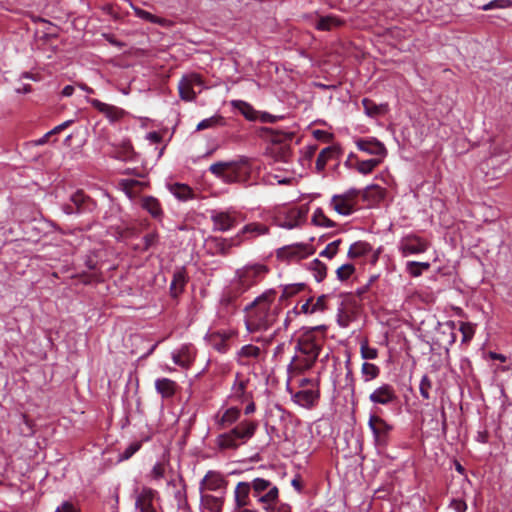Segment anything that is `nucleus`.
<instances>
[{
	"label": "nucleus",
	"mask_w": 512,
	"mask_h": 512,
	"mask_svg": "<svg viewBox=\"0 0 512 512\" xmlns=\"http://www.w3.org/2000/svg\"><path fill=\"white\" fill-rule=\"evenodd\" d=\"M201 506L210 512H221L224 504L223 496H214L211 494L201 493Z\"/></svg>",
	"instance_id": "24"
},
{
	"label": "nucleus",
	"mask_w": 512,
	"mask_h": 512,
	"mask_svg": "<svg viewBox=\"0 0 512 512\" xmlns=\"http://www.w3.org/2000/svg\"><path fill=\"white\" fill-rule=\"evenodd\" d=\"M240 234H237L232 238H221V237H211L209 239V243L213 245L216 250V253L226 256L230 253L232 247H237L241 245Z\"/></svg>",
	"instance_id": "16"
},
{
	"label": "nucleus",
	"mask_w": 512,
	"mask_h": 512,
	"mask_svg": "<svg viewBox=\"0 0 512 512\" xmlns=\"http://www.w3.org/2000/svg\"><path fill=\"white\" fill-rule=\"evenodd\" d=\"M232 106L238 109L241 114L250 121L257 119V111L247 102L242 100H233Z\"/></svg>",
	"instance_id": "34"
},
{
	"label": "nucleus",
	"mask_w": 512,
	"mask_h": 512,
	"mask_svg": "<svg viewBox=\"0 0 512 512\" xmlns=\"http://www.w3.org/2000/svg\"><path fill=\"white\" fill-rule=\"evenodd\" d=\"M431 389H432V381L427 375H424L421 378V381L419 384L420 394L423 399H425V400L430 399V390Z\"/></svg>",
	"instance_id": "47"
},
{
	"label": "nucleus",
	"mask_w": 512,
	"mask_h": 512,
	"mask_svg": "<svg viewBox=\"0 0 512 512\" xmlns=\"http://www.w3.org/2000/svg\"><path fill=\"white\" fill-rule=\"evenodd\" d=\"M159 235L156 231L146 234L143 237L144 241V250H148L151 247L155 246L158 243Z\"/></svg>",
	"instance_id": "53"
},
{
	"label": "nucleus",
	"mask_w": 512,
	"mask_h": 512,
	"mask_svg": "<svg viewBox=\"0 0 512 512\" xmlns=\"http://www.w3.org/2000/svg\"><path fill=\"white\" fill-rule=\"evenodd\" d=\"M510 6H512L511 0H493V1H490L489 3L483 5L481 7V9L483 11H488V10H492V9L508 8Z\"/></svg>",
	"instance_id": "50"
},
{
	"label": "nucleus",
	"mask_w": 512,
	"mask_h": 512,
	"mask_svg": "<svg viewBox=\"0 0 512 512\" xmlns=\"http://www.w3.org/2000/svg\"><path fill=\"white\" fill-rule=\"evenodd\" d=\"M326 300H327V296L321 295L317 298V300L315 302L312 301L311 312L316 313V312L325 311L327 309Z\"/></svg>",
	"instance_id": "54"
},
{
	"label": "nucleus",
	"mask_w": 512,
	"mask_h": 512,
	"mask_svg": "<svg viewBox=\"0 0 512 512\" xmlns=\"http://www.w3.org/2000/svg\"><path fill=\"white\" fill-rule=\"evenodd\" d=\"M326 332L325 325L303 328L295 347L297 354L288 365V371L302 374L315 365L326 341Z\"/></svg>",
	"instance_id": "1"
},
{
	"label": "nucleus",
	"mask_w": 512,
	"mask_h": 512,
	"mask_svg": "<svg viewBox=\"0 0 512 512\" xmlns=\"http://www.w3.org/2000/svg\"><path fill=\"white\" fill-rule=\"evenodd\" d=\"M251 486L252 496L263 504L265 510H269L278 500L279 490L271 481L264 478H254L248 481Z\"/></svg>",
	"instance_id": "5"
},
{
	"label": "nucleus",
	"mask_w": 512,
	"mask_h": 512,
	"mask_svg": "<svg viewBox=\"0 0 512 512\" xmlns=\"http://www.w3.org/2000/svg\"><path fill=\"white\" fill-rule=\"evenodd\" d=\"M356 146L359 150L369 154L380 157L383 159L387 154V149L382 142L374 137L359 138L356 140Z\"/></svg>",
	"instance_id": "15"
},
{
	"label": "nucleus",
	"mask_w": 512,
	"mask_h": 512,
	"mask_svg": "<svg viewBox=\"0 0 512 512\" xmlns=\"http://www.w3.org/2000/svg\"><path fill=\"white\" fill-rule=\"evenodd\" d=\"M360 194V190L351 188L343 194L334 195L331 198L330 205L340 215H351L355 210L357 198Z\"/></svg>",
	"instance_id": "7"
},
{
	"label": "nucleus",
	"mask_w": 512,
	"mask_h": 512,
	"mask_svg": "<svg viewBox=\"0 0 512 512\" xmlns=\"http://www.w3.org/2000/svg\"><path fill=\"white\" fill-rule=\"evenodd\" d=\"M339 155V149L336 146H329L321 150L319 153L316 163L315 169L317 173H322L325 170L326 164L329 160L333 158H337Z\"/></svg>",
	"instance_id": "22"
},
{
	"label": "nucleus",
	"mask_w": 512,
	"mask_h": 512,
	"mask_svg": "<svg viewBox=\"0 0 512 512\" xmlns=\"http://www.w3.org/2000/svg\"><path fill=\"white\" fill-rule=\"evenodd\" d=\"M318 398L319 394L313 390H301L292 396L293 401L303 407H312Z\"/></svg>",
	"instance_id": "28"
},
{
	"label": "nucleus",
	"mask_w": 512,
	"mask_h": 512,
	"mask_svg": "<svg viewBox=\"0 0 512 512\" xmlns=\"http://www.w3.org/2000/svg\"><path fill=\"white\" fill-rule=\"evenodd\" d=\"M173 362L183 368H187L194 360V354L189 345H183L177 352L172 354Z\"/></svg>",
	"instance_id": "23"
},
{
	"label": "nucleus",
	"mask_w": 512,
	"mask_h": 512,
	"mask_svg": "<svg viewBox=\"0 0 512 512\" xmlns=\"http://www.w3.org/2000/svg\"><path fill=\"white\" fill-rule=\"evenodd\" d=\"M309 269L312 271L317 282H321L327 275V266L318 259H314L309 263Z\"/></svg>",
	"instance_id": "37"
},
{
	"label": "nucleus",
	"mask_w": 512,
	"mask_h": 512,
	"mask_svg": "<svg viewBox=\"0 0 512 512\" xmlns=\"http://www.w3.org/2000/svg\"><path fill=\"white\" fill-rule=\"evenodd\" d=\"M239 216L240 214L235 210L212 211L210 218L213 223V230L226 232L234 228L239 223Z\"/></svg>",
	"instance_id": "9"
},
{
	"label": "nucleus",
	"mask_w": 512,
	"mask_h": 512,
	"mask_svg": "<svg viewBox=\"0 0 512 512\" xmlns=\"http://www.w3.org/2000/svg\"><path fill=\"white\" fill-rule=\"evenodd\" d=\"M269 231V228L266 225L260 224V223H249L245 225L242 230L238 233L241 235L250 233L254 236L258 235H264L267 234Z\"/></svg>",
	"instance_id": "40"
},
{
	"label": "nucleus",
	"mask_w": 512,
	"mask_h": 512,
	"mask_svg": "<svg viewBox=\"0 0 512 512\" xmlns=\"http://www.w3.org/2000/svg\"><path fill=\"white\" fill-rule=\"evenodd\" d=\"M371 250L372 247L369 243L365 241H358L350 246L347 256L351 259H355L367 255Z\"/></svg>",
	"instance_id": "32"
},
{
	"label": "nucleus",
	"mask_w": 512,
	"mask_h": 512,
	"mask_svg": "<svg viewBox=\"0 0 512 512\" xmlns=\"http://www.w3.org/2000/svg\"><path fill=\"white\" fill-rule=\"evenodd\" d=\"M157 491L149 487H143L140 491H136L135 508L138 512H157L154 506V500Z\"/></svg>",
	"instance_id": "13"
},
{
	"label": "nucleus",
	"mask_w": 512,
	"mask_h": 512,
	"mask_svg": "<svg viewBox=\"0 0 512 512\" xmlns=\"http://www.w3.org/2000/svg\"><path fill=\"white\" fill-rule=\"evenodd\" d=\"M133 155L134 149L129 141L123 142V144L114 151V157L123 161L131 160Z\"/></svg>",
	"instance_id": "39"
},
{
	"label": "nucleus",
	"mask_w": 512,
	"mask_h": 512,
	"mask_svg": "<svg viewBox=\"0 0 512 512\" xmlns=\"http://www.w3.org/2000/svg\"><path fill=\"white\" fill-rule=\"evenodd\" d=\"M261 350L259 347L248 344L244 345L238 352V362L242 365H245L246 362L242 360V358H253L257 359L260 356Z\"/></svg>",
	"instance_id": "36"
},
{
	"label": "nucleus",
	"mask_w": 512,
	"mask_h": 512,
	"mask_svg": "<svg viewBox=\"0 0 512 512\" xmlns=\"http://www.w3.org/2000/svg\"><path fill=\"white\" fill-rule=\"evenodd\" d=\"M268 511H270V512H291V508L287 504H280L277 507H273V505H271V508Z\"/></svg>",
	"instance_id": "64"
},
{
	"label": "nucleus",
	"mask_w": 512,
	"mask_h": 512,
	"mask_svg": "<svg viewBox=\"0 0 512 512\" xmlns=\"http://www.w3.org/2000/svg\"><path fill=\"white\" fill-rule=\"evenodd\" d=\"M377 349L368 346L367 344L361 345V356L364 359H375L377 357Z\"/></svg>",
	"instance_id": "55"
},
{
	"label": "nucleus",
	"mask_w": 512,
	"mask_h": 512,
	"mask_svg": "<svg viewBox=\"0 0 512 512\" xmlns=\"http://www.w3.org/2000/svg\"><path fill=\"white\" fill-rule=\"evenodd\" d=\"M460 332L462 333V342H469L474 336L475 329L471 323L463 322L460 325Z\"/></svg>",
	"instance_id": "51"
},
{
	"label": "nucleus",
	"mask_w": 512,
	"mask_h": 512,
	"mask_svg": "<svg viewBox=\"0 0 512 512\" xmlns=\"http://www.w3.org/2000/svg\"><path fill=\"white\" fill-rule=\"evenodd\" d=\"M55 512H78L74 504L70 501H64L57 507Z\"/></svg>",
	"instance_id": "60"
},
{
	"label": "nucleus",
	"mask_w": 512,
	"mask_h": 512,
	"mask_svg": "<svg viewBox=\"0 0 512 512\" xmlns=\"http://www.w3.org/2000/svg\"><path fill=\"white\" fill-rule=\"evenodd\" d=\"M429 268L430 263L428 262L409 261L406 264V270L412 277H419L423 271Z\"/></svg>",
	"instance_id": "41"
},
{
	"label": "nucleus",
	"mask_w": 512,
	"mask_h": 512,
	"mask_svg": "<svg viewBox=\"0 0 512 512\" xmlns=\"http://www.w3.org/2000/svg\"><path fill=\"white\" fill-rule=\"evenodd\" d=\"M222 123H223V117L220 115H214L210 118L200 121L197 125V130L198 131L205 130V129L220 125Z\"/></svg>",
	"instance_id": "46"
},
{
	"label": "nucleus",
	"mask_w": 512,
	"mask_h": 512,
	"mask_svg": "<svg viewBox=\"0 0 512 512\" xmlns=\"http://www.w3.org/2000/svg\"><path fill=\"white\" fill-rule=\"evenodd\" d=\"M449 508L453 509L455 512H466L467 504L462 499H452L449 503Z\"/></svg>",
	"instance_id": "56"
},
{
	"label": "nucleus",
	"mask_w": 512,
	"mask_h": 512,
	"mask_svg": "<svg viewBox=\"0 0 512 512\" xmlns=\"http://www.w3.org/2000/svg\"><path fill=\"white\" fill-rule=\"evenodd\" d=\"M377 447L384 448L388 445L389 435L393 426L379 416L371 415L368 421Z\"/></svg>",
	"instance_id": "8"
},
{
	"label": "nucleus",
	"mask_w": 512,
	"mask_h": 512,
	"mask_svg": "<svg viewBox=\"0 0 512 512\" xmlns=\"http://www.w3.org/2000/svg\"><path fill=\"white\" fill-rule=\"evenodd\" d=\"M308 209L304 206L295 207L287 210L282 219L278 217V225L285 229H293L302 225L307 217Z\"/></svg>",
	"instance_id": "11"
},
{
	"label": "nucleus",
	"mask_w": 512,
	"mask_h": 512,
	"mask_svg": "<svg viewBox=\"0 0 512 512\" xmlns=\"http://www.w3.org/2000/svg\"><path fill=\"white\" fill-rule=\"evenodd\" d=\"M312 223L316 226L322 227H334L336 225L335 222L329 219L320 208L315 210L312 217Z\"/></svg>",
	"instance_id": "42"
},
{
	"label": "nucleus",
	"mask_w": 512,
	"mask_h": 512,
	"mask_svg": "<svg viewBox=\"0 0 512 512\" xmlns=\"http://www.w3.org/2000/svg\"><path fill=\"white\" fill-rule=\"evenodd\" d=\"M340 243H341L340 239H337V240L329 243L326 246V248L320 252V256L332 259L337 254Z\"/></svg>",
	"instance_id": "49"
},
{
	"label": "nucleus",
	"mask_w": 512,
	"mask_h": 512,
	"mask_svg": "<svg viewBox=\"0 0 512 512\" xmlns=\"http://www.w3.org/2000/svg\"><path fill=\"white\" fill-rule=\"evenodd\" d=\"M226 484V480L220 473L215 471H208L200 482V492L202 493L204 489L209 491H217L225 487Z\"/></svg>",
	"instance_id": "18"
},
{
	"label": "nucleus",
	"mask_w": 512,
	"mask_h": 512,
	"mask_svg": "<svg viewBox=\"0 0 512 512\" xmlns=\"http://www.w3.org/2000/svg\"><path fill=\"white\" fill-rule=\"evenodd\" d=\"M240 417V410L236 407L226 409L223 413H218L215 416L216 425L218 429H226L234 424Z\"/></svg>",
	"instance_id": "20"
},
{
	"label": "nucleus",
	"mask_w": 512,
	"mask_h": 512,
	"mask_svg": "<svg viewBox=\"0 0 512 512\" xmlns=\"http://www.w3.org/2000/svg\"><path fill=\"white\" fill-rule=\"evenodd\" d=\"M275 290L269 289L245 307V325L249 332L268 330L276 321L277 308L272 309Z\"/></svg>",
	"instance_id": "2"
},
{
	"label": "nucleus",
	"mask_w": 512,
	"mask_h": 512,
	"mask_svg": "<svg viewBox=\"0 0 512 512\" xmlns=\"http://www.w3.org/2000/svg\"><path fill=\"white\" fill-rule=\"evenodd\" d=\"M281 118H282V116L272 115L268 112H263L259 116V120L263 123H274Z\"/></svg>",
	"instance_id": "61"
},
{
	"label": "nucleus",
	"mask_w": 512,
	"mask_h": 512,
	"mask_svg": "<svg viewBox=\"0 0 512 512\" xmlns=\"http://www.w3.org/2000/svg\"><path fill=\"white\" fill-rule=\"evenodd\" d=\"M171 192L179 200L186 201L193 197L192 189L186 184L176 183L171 187Z\"/></svg>",
	"instance_id": "38"
},
{
	"label": "nucleus",
	"mask_w": 512,
	"mask_h": 512,
	"mask_svg": "<svg viewBox=\"0 0 512 512\" xmlns=\"http://www.w3.org/2000/svg\"><path fill=\"white\" fill-rule=\"evenodd\" d=\"M362 105L366 115L370 117H377L379 115L385 114L388 108L387 104H376L369 98H363Z\"/></svg>",
	"instance_id": "30"
},
{
	"label": "nucleus",
	"mask_w": 512,
	"mask_h": 512,
	"mask_svg": "<svg viewBox=\"0 0 512 512\" xmlns=\"http://www.w3.org/2000/svg\"><path fill=\"white\" fill-rule=\"evenodd\" d=\"M195 86H198L200 88L203 86L201 76L197 73L184 75L178 83L180 98L183 101H194L197 95V93L194 91Z\"/></svg>",
	"instance_id": "10"
},
{
	"label": "nucleus",
	"mask_w": 512,
	"mask_h": 512,
	"mask_svg": "<svg viewBox=\"0 0 512 512\" xmlns=\"http://www.w3.org/2000/svg\"><path fill=\"white\" fill-rule=\"evenodd\" d=\"M70 201L73 203L79 213L92 211L95 206V203L81 190L72 194Z\"/></svg>",
	"instance_id": "26"
},
{
	"label": "nucleus",
	"mask_w": 512,
	"mask_h": 512,
	"mask_svg": "<svg viewBox=\"0 0 512 512\" xmlns=\"http://www.w3.org/2000/svg\"><path fill=\"white\" fill-rule=\"evenodd\" d=\"M136 13L137 15L144 19V20H147L151 23H157L158 22V18L156 16H154L153 14H151L150 12L148 11H145V10H142V9H138L136 10Z\"/></svg>",
	"instance_id": "59"
},
{
	"label": "nucleus",
	"mask_w": 512,
	"mask_h": 512,
	"mask_svg": "<svg viewBox=\"0 0 512 512\" xmlns=\"http://www.w3.org/2000/svg\"><path fill=\"white\" fill-rule=\"evenodd\" d=\"M354 272H355L354 265L350 264V263H346V264L341 265L336 270V276H337L338 280L346 281L354 274Z\"/></svg>",
	"instance_id": "45"
},
{
	"label": "nucleus",
	"mask_w": 512,
	"mask_h": 512,
	"mask_svg": "<svg viewBox=\"0 0 512 512\" xmlns=\"http://www.w3.org/2000/svg\"><path fill=\"white\" fill-rule=\"evenodd\" d=\"M361 372L365 377V381H370L378 377L380 370L375 364L364 362Z\"/></svg>",
	"instance_id": "44"
},
{
	"label": "nucleus",
	"mask_w": 512,
	"mask_h": 512,
	"mask_svg": "<svg viewBox=\"0 0 512 512\" xmlns=\"http://www.w3.org/2000/svg\"><path fill=\"white\" fill-rule=\"evenodd\" d=\"M369 400L374 404L390 405L397 402L398 396L392 385L383 384L370 394Z\"/></svg>",
	"instance_id": "14"
},
{
	"label": "nucleus",
	"mask_w": 512,
	"mask_h": 512,
	"mask_svg": "<svg viewBox=\"0 0 512 512\" xmlns=\"http://www.w3.org/2000/svg\"><path fill=\"white\" fill-rule=\"evenodd\" d=\"M239 377H240V374L237 373L236 374V381L233 385V393H234V396L237 397V398H241L244 396L245 394V391H246V386H247V381L245 380H239Z\"/></svg>",
	"instance_id": "52"
},
{
	"label": "nucleus",
	"mask_w": 512,
	"mask_h": 512,
	"mask_svg": "<svg viewBox=\"0 0 512 512\" xmlns=\"http://www.w3.org/2000/svg\"><path fill=\"white\" fill-rule=\"evenodd\" d=\"M263 131L270 136V139L274 143H284L291 141L294 137L293 132H284L273 128H264Z\"/></svg>",
	"instance_id": "35"
},
{
	"label": "nucleus",
	"mask_w": 512,
	"mask_h": 512,
	"mask_svg": "<svg viewBox=\"0 0 512 512\" xmlns=\"http://www.w3.org/2000/svg\"><path fill=\"white\" fill-rule=\"evenodd\" d=\"M175 499L178 501L179 508H181L184 504L187 503L185 486H183L181 490L176 491Z\"/></svg>",
	"instance_id": "62"
},
{
	"label": "nucleus",
	"mask_w": 512,
	"mask_h": 512,
	"mask_svg": "<svg viewBox=\"0 0 512 512\" xmlns=\"http://www.w3.org/2000/svg\"><path fill=\"white\" fill-rule=\"evenodd\" d=\"M310 253L311 252L307 250V246L304 244L285 246L278 250V256L287 259H301Z\"/></svg>",
	"instance_id": "21"
},
{
	"label": "nucleus",
	"mask_w": 512,
	"mask_h": 512,
	"mask_svg": "<svg viewBox=\"0 0 512 512\" xmlns=\"http://www.w3.org/2000/svg\"><path fill=\"white\" fill-rule=\"evenodd\" d=\"M362 197L370 203H377L384 198V190L378 185H369L362 192Z\"/></svg>",
	"instance_id": "31"
},
{
	"label": "nucleus",
	"mask_w": 512,
	"mask_h": 512,
	"mask_svg": "<svg viewBox=\"0 0 512 512\" xmlns=\"http://www.w3.org/2000/svg\"><path fill=\"white\" fill-rule=\"evenodd\" d=\"M303 287V284H300L298 286H285L283 289V293L281 295V299L288 298L294 294H296L298 291H300Z\"/></svg>",
	"instance_id": "57"
},
{
	"label": "nucleus",
	"mask_w": 512,
	"mask_h": 512,
	"mask_svg": "<svg viewBox=\"0 0 512 512\" xmlns=\"http://www.w3.org/2000/svg\"><path fill=\"white\" fill-rule=\"evenodd\" d=\"M87 102L90 103L100 113L104 114L112 122L119 120L123 115V111L121 109L113 105L101 102L98 99L87 98Z\"/></svg>",
	"instance_id": "19"
},
{
	"label": "nucleus",
	"mask_w": 512,
	"mask_h": 512,
	"mask_svg": "<svg viewBox=\"0 0 512 512\" xmlns=\"http://www.w3.org/2000/svg\"><path fill=\"white\" fill-rule=\"evenodd\" d=\"M209 171L225 183L242 182L250 174L249 160L242 157L238 161L216 162L209 167Z\"/></svg>",
	"instance_id": "3"
},
{
	"label": "nucleus",
	"mask_w": 512,
	"mask_h": 512,
	"mask_svg": "<svg viewBox=\"0 0 512 512\" xmlns=\"http://www.w3.org/2000/svg\"><path fill=\"white\" fill-rule=\"evenodd\" d=\"M267 272L264 265L256 264L246 267L239 275V280L234 284V296L237 297L255 285Z\"/></svg>",
	"instance_id": "6"
},
{
	"label": "nucleus",
	"mask_w": 512,
	"mask_h": 512,
	"mask_svg": "<svg viewBox=\"0 0 512 512\" xmlns=\"http://www.w3.org/2000/svg\"><path fill=\"white\" fill-rule=\"evenodd\" d=\"M121 186L123 187V189H125L126 191H131L133 190L136 186H142L143 183L137 181V180H132V179H123L121 180Z\"/></svg>",
	"instance_id": "58"
},
{
	"label": "nucleus",
	"mask_w": 512,
	"mask_h": 512,
	"mask_svg": "<svg viewBox=\"0 0 512 512\" xmlns=\"http://www.w3.org/2000/svg\"><path fill=\"white\" fill-rule=\"evenodd\" d=\"M141 207L146 210L153 218L161 220L163 210L158 199L153 196H145L141 200Z\"/></svg>",
	"instance_id": "25"
},
{
	"label": "nucleus",
	"mask_w": 512,
	"mask_h": 512,
	"mask_svg": "<svg viewBox=\"0 0 512 512\" xmlns=\"http://www.w3.org/2000/svg\"><path fill=\"white\" fill-rule=\"evenodd\" d=\"M177 384L169 378H159L155 381V389L163 398H170L176 392Z\"/></svg>",
	"instance_id": "27"
},
{
	"label": "nucleus",
	"mask_w": 512,
	"mask_h": 512,
	"mask_svg": "<svg viewBox=\"0 0 512 512\" xmlns=\"http://www.w3.org/2000/svg\"><path fill=\"white\" fill-rule=\"evenodd\" d=\"M151 475L154 479H160L164 476V467L162 464L157 463L151 470Z\"/></svg>",
	"instance_id": "63"
},
{
	"label": "nucleus",
	"mask_w": 512,
	"mask_h": 512,
	"mask_svg": "<svg viewBox=\"0 0 512 512\" xmlns=\"http://www.w3.org/2000/svg\"><path fill=\"white\" fill-rule=\"evenodd\" d=\"M187 283V275L183 268L178 269L173 274V279L170 284V292L173 297H177L182 293Z\"/></svg>",
	"instance_id": "29"
},
{
	"label": "nucleus",
	"mask_w": 512,
	"mask_h": 512,
	"mask_svg": "<svg viewBox=\"0 0 512 512\" xmlns=\"http://www.w3.org/2000/svg\"><path fill=\"white\" fill-rule=\"evenodd\" d=\"M258 428L256 421L244 420L229 432L220 434L216 438L217 446L224 449H237L241 444L251 439Z\"/></svg>",
	"instance_id": "4"
},
{
	"label": "nucleus",
	"mask_w": 512,
	"mask_h": 512,
	"mask_svg": "<svg viewBox=\"0 0 512 512\" xmlns=\"http://www.w3.org/2000/svg\"><path fill=\"white\" fill-rule=\"evenodd\" d=\"M343 23L341 19L334 15L319 17L315 24V28L319 31H329L333 27L340 26Z\"/></svg>",
	"instance_id": "33"
},
{
	"label": "nucleus",
	"mask_w": 512,
	"mask_h": 512,
	"mask_svg": "<svg viewBox=\"0 0 512 512\" xmlns=\"http://www.w3.org/2000/svg\"><path fill=\"white\" fill-rule=\"evenodd\" d=\"M252 490L248 481L239 482L234 490V501L237 509L251 505Z\"/></svg>",
	"instance_id": "17"
},
{
	"label": "nucleus",
	"mask_w": 512,
	"mask_h": 512,
	"mask_svg": "<svg viewBox=\"0 0 512 512\" xmlns=\"http://www.w3.org/2000/svg\"><path fill=\"white\" fill-rule=\"evenodd\" d=\"M141 448V442L136 441L129 444L125 450L119 455V460L124 461L131 458Z\"/></svg>",
	"instance_id": "48"
},
{
	"label": "nucleus",
	"mask_w": 512,
	"mask_h": 512,
	"mask_svg": "<svg viewBox=\"0 0 512 512\" xmlns=\"http://www.w3.org/2000/svg\"><path fill=\"white\" fill-rule=\"evenodd\" d=\"M381 163V159H369L358 162L357 170L361 174L371 173Z\"/></svg>",
	"instance_id": "43"
},
{
	"label": "nucleus",
	"mask_w": 512,
	"mask_h": 512,
	"mask_svg": "<svg viewBox=\"0 0 512 512\" xmlns=\"http://www.w3.org/2000/svg\"><path fill=\"white\" fill-rule=\"evenodd\" d=\"M427 248L428 243L416 235H408L402 238L399 244V250L404 257L424 253Z\"/></svg>",
	"instance_id": "12"
}]
</instances>
